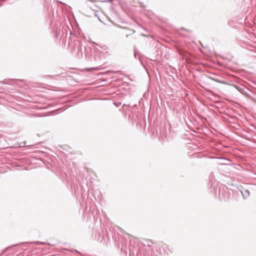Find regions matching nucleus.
<instances>
[{
  "mask_svg": "<svg viewBox=\"0 0 256 256\" xmlns=\"http://www.w3.org/2000/svg\"><path fill=\"white\" fill-rule=\"evenodd\" d=\"M134 57L136 58L137 56H138V59L140 60V62L141 64L143 65V62H142V58H141L140 57V56H139L138 54V52L136 51V50H134Z\"/></svg>",
  "mask_w": 256,
  "mask_h": 256,
  "instance_id": "nucleus-1",
  "label": "nucleus"
},
{
  "mask_svg": "<svg viewBox=\"0 0 256 256\" xmlns=\"http://www.w3.org/2000/svg\"><path fill=\"white\" fill-rule=\"evenodd\" d=\"M118 230H119L121 232H122V233H124V230L123 229H122V228H118Z\"/></svg>",
  "mask_w": 256,
  "mask_h": 256,
  "instance_id": "nucleus-2",
  "label": "nucleus"
}]
</instances>
